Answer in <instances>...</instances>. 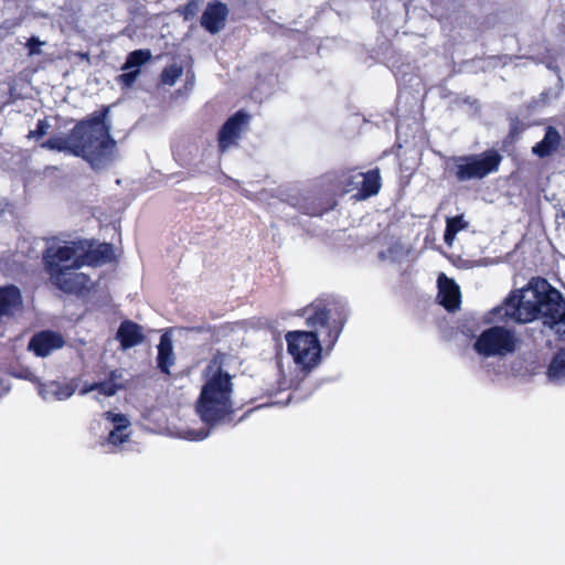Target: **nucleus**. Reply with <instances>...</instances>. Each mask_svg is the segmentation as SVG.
Wrapping results in <instances>:
<instances>
[{
	"instance_id": "nucleus-1",
	"label": "nucleus",
	"mask_w": 565,
	"mask_h": 565,
	"mask_svg": "<svg viewBox=\"0 0 565 565\" xmlns=\"http://www.w3.org/2000/svg\"><path fill=\"white\" fill-rule=\"evenodd\" d=\"M491 322L505 319L526 323L537 318L561 337H565V299L543 278H533L514 290L503 305L491 311Z\"/></svg>"
},
{
	"instance_id": "nucleus-2",
	"label": "nucleus",
	"mask_w": 565,
	"mask_h": 565,
	"mask_svg": "<svg viewBox=\"0 0 565 565\" xmlns=\"http://www.w3.org/2000/svg\"><path fill=\"white\" fill-rule=\"evenodd\" d=\"M108 108L95 111L77 122L68 136L56 135L41 146L49 150L85 159L94 169L109 164L116 154V141L110 136Z\"/></svg>"
},
{
	"instance_id": "nucleus-3",
	"label": "nucleus",
	"mask_w": 565,
	"mask_h": 565,
	"mask_svg": "<svg viewBox=\"0 0 565 565\" xmlns=\"http://www.w3.org/2000/svg\"><path fill=\"white\" fill-rule=\"evenodd\" d=\"M223 354L215 355L203 372V385L195 404L196 414L207 425L227 422L234 413L232 376Z\"/></svg>"
},
{
	"instance_id": "nucleus-4",
	"label": "nucleus",
	"mask_w": 565,
	"mask_h": 565,
	"mask_svg": "<svg viewBox=\"0 0 565 565\" xmlns=\"http://www.w3.org/2000/svg\"><path fill=\"white\" fill-rule=\"evenodd\" d=\"M43 259L50 280L65 292H79L86 288L89 278L77 269L98 263L82 243L50 246Z\"/></svg>"
},
{
	"instance_id": "nucleus-5",
	"label": "nucleus",
	"mask_w": 565,
	"mask_h": 565,
	"mask_svg": "<svg viewBox=\"0 0 565 565\" xmlns=\"http://www.w3.org/2000/svg\"><path fill=\"white\" fill-rule=\"evenodd\" d=\"M287 352L297 369L308 374L321 362V343L312 331H289L285 335Z\"/></svg>"
},
{
	"instance_id": "nucleus-6",
	"label": "nucleus",
	"mask_w": 565,
	"mask_h": 565,
	"mask_svg": "<svg viewBox=\"0 0 565 565\" xmlns=\"http://www.w3.org/2000/svg\"><path fill=\"white\" fill-rule=\"evenodd\" d=\"M520 344L516 334L504 327L482 331L473 343L475 351L483 358H504L513 354Z\"/></svg>"
},
{
	"instance_id": "nucleus-7",
	"label": "nucleus",
	"mask_w": 565,
	"mask_h": 565,
	"mask_svg": "<svg viewBox=\"0 0 565 565\" xmlns=\"http://www.w3.org/2000/svg\"><path fill=\"white\" fill-rule=\"evenodd\" d=\"M501 157L494 151L455 159L456 177L460 181L481 179L495 171Z\"/></svg>"
},
{
	"instance_id": "nucleus-8",
	"label": "nucleus",
	"mask_w": 565,
	"mask_h": 565,
	"mask_svg": "<svg viewBox=\"0 0 565 565\" xmlns=\"http://www.w3.org/2000/svg\"><path fill=\"white\" fill-rule=\"evenodd\" d=\"M306 324L317 338L322 337L324 341L334 343L341 332V323L331 319L329 311L322 303H312L303 310Z\"/></svg>"
},
{
	"instance_id": "nucleus-9",
	"label": "nucleus",
	"mask_w": 565,
	"mask_h": 565,
	"mask_svg": "<svg viewBox=\"0 0 565 565\" xmlns=\"http://www.w3.org/2000/svg\"><path fill=\"white\" fill-rule=\"evenodd\" d=\"M248 122L249 116L242 110L237 111L225 121L218 132V148L221 152H225L236 145Z\"/></svg>"
},
{
	"instance_id": "nucleus-10",
	"label": "nucleus",
	"mask_w": 565,
	"mask_h": 565,
	"mask_svg": "<svg viewBox=\"0 0 565 565\" xmlns=\"http://www.w3.org/2000/svg\"><path fill=\"white\" fill-rule=\"evenodd\" d=\"M76 388L75 380L49 381L39 383L38 394L46 402L65 401L73 396Z\"/></svg>"
},
{
	"instance_id": "nucleus-11",
	"label": "nucleus",
	"mask_w": 565,
	"mask_h": 565,
	"mask_svg": "<svg viewBox=\"0 0 565 565\" xmlns=\"http://www.w3.org/2000/svg\"><path fill=\"white\" fill-rule=\"evenodd\" d=\"M65 341L63 337L53 331H42L32 337L29 342V350L38 356H47L55 350L61 349Z\"/></svg>"
},
{
	"instance_id": "nucleus-12",
	"label": "nucleus",
	"mask_w": 565,
	"mask_h": 565,
	"mask_svg": "<svg viewBox=\"0 0 565 565\" xmlns=\"http://www.w3.org/2000/svg\"><path fill=\"white\" fill-rule=\"evenodd\" d=\"M437 284L439 303L449 311L458 309L461 302L459 286L444 274L439 275Z\"/></svg>"
},
{
	"instance_id": "nucleus-13",
	"label": "nucleus",
	"mask_w": 565,
	"mask_h": 565,
	"mask_svg": "<svg viewBox=\"0 0 565 565\" xmlns=\"http://www.w3.org/2000/svg\"><path fill=\"white\" fill-rule=\"evenodd\" d=\"M227 17V8L221 2L214 1L211 2L203 15H202V26H204L209 32L216 33L221 29H223L225 24V20Z\"/></svg>"
},
{
	"instance_id": "nucleus-14",
	"label": "nucleus",
	"mask_w": 565,
	"mask_h": 565,
	"mask_svg": "<svg viewBox=\"0 0 565 565\" xmlns=\"http://www.w3.org/2000/svg\"><path fill=\"white\" fill-rule=\"evenodd\" d=\"M22 305V297L19 288L9 285L0 287V317L13 316Z\"/></svg>"
},
{
	"instance_id": "nucleus-15",
	"label": "nucleus",
	"mask_w": 565,
	"mask_h": 565,
	"mask_svg": "<svg viewBox=\"0 0 565 565\" xmlns=\"http://www.w3.org/2000/svg\"><path fill=\"white\" fill-rule=\"evenodd\" d=\"M121 380L122 372L120 370L111 371L109 380L105 382L93 383L90 385H84L81 388L79 394L87 395L93 391H98L99 394L104 396H114L118 392V390L122 387Z\"/></svg>"
},
{
	"instance_id": "nucleus-16",
	"label": "nucleus",
	"mask_w": 565,
	"mask_h": 565,
	"mask_svg": "<svg viewBox=\"0 0 565 565\" xmlns=\"http://www.w3.org/2000/svg\"><path fill=\"white\" fill-rule=\"evenodd\" d=\"M116 339L120 342V347L127 350L140 344L143 340V334L138 324L131 321H124L117 331Z\"/></svg>"
},
{
	"instance_id": "nucleus-17",
	"label": "nucleus",
	"mask_w": 565,
	"mask_h": 565,
	"mask_svg": "<svg viewBox=\"0 0 565 565\" xmlns=\"http://www.w3.org/2000/svg\"><path fill=\"white\" fill-rule=\"evenodd\" d=\"M175 356L173 352L172 339L168 332L161 335L158 344L157 363L161 372L170 374V369L174 364Z\"/></svg>"
},
{
	"instance_id": "nucleus-18",
	"label": "nucleus",
	"mask_w": 565,
	"mask_h": 565,
	"mask_svg": "<svg viewBox=\"0 0 565 565\" xmlns=\"http://www.w3.org/2000/svg\"><path fill=\"white\" fill-rule=\"evenodd\" d=\"M559 142L561 136L558 131L553 127H548L544 138L533 146L532 152L540 158L547 157L557 150Z\"/></svg>"
},
{
	"instance_id": "nucleus-19",
	"label": "nucleus",
	"mask_w": 565,
	"mask_h": 565,
	"mask_svg": "<svg viewBox=\"0 0 565 565\" xmlns=\"http://www.w3.org/2000/svg\"><path fill=\"white\" fill-rule=\"evenodd\" d=\"M355 178L361 179V198H367L379 192L381 186L379 171L358 173Z\"/></svg>"
},
{
	"instance_id": "nucleus-20",
	"label": "nucleus",
	"mask_w": 565,
	"mask_h": 565,
	"mask_svg": "<svg viewBox=\"0 0 565 565\" xmlns=\"http://www.w3.org/2000/svg\"><path fill=\"white\" fill-rule=\"evenodd\" d=\"M547 377L551 382L565 380V351L557 352L547 367Z\"/></svg>"
},
{
	"instance_id": "nucleus-21",
	"label": "nucleus",
	"mask_w": 565,
	"mask_h": 565,
	"mask_svg": "<svg viewBox=\"0 0 565 565\" xmlns=\"http://www.w3.org/2000/svg\"><path fill=\"white\" fill-rule=\"evenodd\" d=\"M468 227V222L462 215L448 217L444 239L448 246H451L457 233Z\"/></svg>"
},
{
	"instance_id": "nucleus-22",
	"label": "nucleus",
	"mask_w": 565,
	"mask_h": 565,
	"mask_svg": "<svg viewBox=\"0 0 565 565\" xmlns=\"http://www.w3.org/2000/svg\"><path fill=\"white\" fill-rule=\"evenodd\" d=\"M151 58L149 50H136L131 52L122 66V70H139Z\"/></svg>"
},
{
	"instance_id": "nucleus-23",
	"label": "nucleus",
	"mask_w": 565,
	"mask_h": 565,
	"mask_svg": "<svg viewBox=\"0 0 565 565\" xmlns=\"http://www.w3.org/2000/svg\"><path fill=\"white\" fill-rule=\"evenodd\" d=\"M131 430L129 428H109V434L105 446L118 447L128 441Z\"/></svg>"
},
{
	"instance_id": "nucleus-24",
	"label": "nucleus",
	"mask_w": 565,
	"mask_h": 565,
	"mask_svg": "<svg viewBox=\"0 0 565 565\" xmlns=\"http://www.w3.org/2000/svg\"><path fill=\"white\" fill-rule=\"evenodd\" d=\"M183 68L178 64H172L163 70L161 73V82L166 85L172 86L181 77Z\"/></svg>"
},
{
	"instance_id": "nucleus-25",
	"label": "nucleus",
	"mask_w": 565,
	"mask_h": 565,
	"mask_svg": "<svg viewBox=\"0 0 565 565\" xmlns=\"http://www.w3.org/2000/svg\"><path fill=\"white\" fill-rule=\"evenodd\" d=\"M105 419L111 425L110 428H129L130 420L124 414L106 412L104 414Z\"/></svg>"
},
{
	"instance_id": "nucleus-26",
	"label": "nucleus",
	"mask_w": 565,
	"mask_h": 565,
	"mask_svg": "<svg viewBox=\"0 0 565 565\" xmlns=\"http://www.w3.org/2000/svg\"><path fill=\"white\" fill-rule=\"evenodd\" d=\"M210 434V430L206 428L201 429H182L178 433V436L182 439L199 441L205 439Z\"/></svg>"
},
{
	"instance_id": "nucleus-27",
	"label": "nucleus",
	"mask_w": 565,
	"mask_h": 565,
	"mask_svg": "<svg viewBox=\"0 0 565 565\" xmlns=\"http://www.w3.org/2000/svg\"><path fill=\"white\" fill-rule=\"evenodd\" d=\"M126 71H127L126 73L119 75L118 82L126 87H130L136 82L137 77L140 74V71L139 70H126Z\"/></svg>"
},
{
	"instance_id": "nucleus-28",
	"label": "nucleus",
	"mask_w": 565,
	"mask_h": 565,
	"mask_svg": "<svg viewBox=\"0 0 565 565\" xmlns=\"http://www.w3.org/2000/svg\"><path fill=\"white\" fill-rule=\"evenodd\" d=\"M50 124L46 120H39L36 128L31 130L28 135L29 139H39L45 136L50 129Z\"/></svg>"
},
{
	"instance_id": "nucleus-29",
	"label": "nucleus",
	"mask_w": 565,
	"mask_h": 565,
	"mask_svg": "<svg viewBox=\"0 0 565 565\" xmlns=\"http://www.w3.org/2000/svg\"><path fill=\"white\" fill-rule=\"evenodd\" d=\"M199 11V2L195 0L190 1L185 7L179 10L185 20L193 18Z\"/></svg>"
},
{
	"instance_id": "nucleus-30",
	"label": "nucleus",
	"mask_w": 565,
	"mask_h": 565,
	"mask_svg": "<svg viewBox=\"0 0 565 565\" xmlns=\"http://www.w3.org/2000/svg\"><path fill=\"white\" fill-rule=\"evenodd\" d=\"M44 44V42L40 41L38 38H31L28 41L26 46L30 50L31 55H36L41 53V46Z\"/></svg>"
},
{
	"instance_id": "nucleus-31",
	"label": "nucleus",
	"mask_w": 565,
	"mask_h": 565,
	"mask_svg": "<svg viewBox=\"0 0 565 565\" xmlns=\"http://www.w3.org/2000/svg\"><path fill=\"white\" fill-rule=\"evenodd\" d=\"M19 377L25 379L28 381L34 382L39 385L41 383L39 379L30 371V370H23L19 373Z\"/></svg>"
},
{
	"instance_id": "nucleus-32",
	"label": "nucleus",
	"mask_w": 565,
	"mask_h": 565,
	"mask_svg": "<svg viewBox=\"0 0 565 565\" xmlns=\"http://www.w3.org/2000/svg\"><path fill=\"white\" fill-rule=\"evenodd\" d=\"M98 252L100 253L102 257L104 259H106V258H108V256L110 254V246L109 245H102V246H99Z\"/></svg>"
},
{
	"instance_id": "nucleus-33",
	"label": "nucleus",
	"mask_w": 565,
	"mask_h": 565,
	"mask_svg": "<svg viewBox=\"0 0 565 565\" xmlns=\"http://www.w3.org/2000/svg\"><path fill=\"white\" fill-rule=\"evenodd\" d=\"M562 236L565 238V226H564V230L562 232Z\"/></svg>"
}]
</instances>
